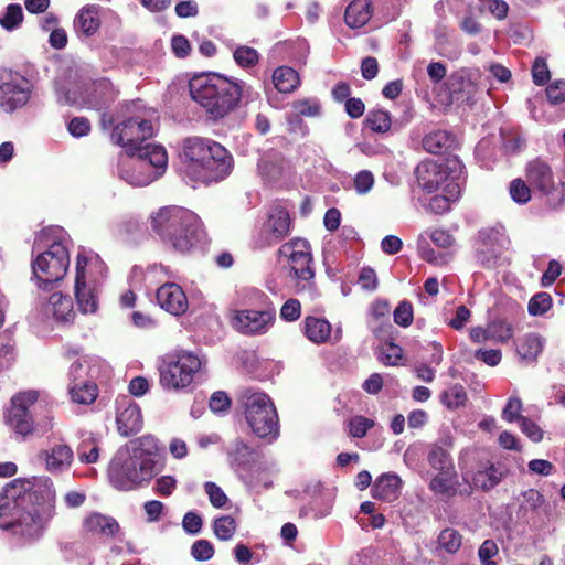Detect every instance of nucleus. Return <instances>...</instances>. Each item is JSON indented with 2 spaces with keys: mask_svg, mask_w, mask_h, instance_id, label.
Here are the masks:
<instances>
[{
  "mask_svg": "<svg viewBox=\"0 0 565 565\" xmlns=\"http://www.w3.org/2000/svg\"><path fill=\"white\" fill-rule=\"evenodd\" d=\"M191 555L200 562L209 561L214 555V547L207 540H198L192 544Z\"/></svg>",
  "mask_w": 565,
  "mask_h": 565,
  "instance_id": "6e6d98bb",
  "label": "nucleus"
},
{
  "mask_svg": "<svg viewBox=\"0 0 565 565\" xmlns=\"http://www.w3.org/2000/svg\"><path fill=\"white\" fill-rule=\"evenodd\" d=\"M273 83L284 94L292 93L300 84L299 74L289 66H280L274 71Z\"/></svg>",
  "mask_w": 565,
  "mask_h": 565,
  "instance_id": "72a5a7b5",
  "label": "nucleus"
},
{
  "mask_svg": "<svg viewBox=\"0 0 565 565\" xmlns=\"http://www.w3.org/2000/svg\"><path fill=\"white\" fill-rule=\"evenodd\" d=\"M427 460L430 467L437 471L455 469L449 451L439 445H433L429 448Z\"/></svg>",
  "mask_w": 565,
  "mask_h": 565,
  "instance_id": "58836bf2",
  "label": "nucleus"
},
{
  "mask_svg": "<svg viewBox=\"0 0 565 565\" xmlns=\"http://www.w3.org/2000/svg\"><path fill=\"white\" fill-rule=\"evenodd\" d=\"M508 237L498 231L480 233L477 247V259L486 268H494L503 262V253L508 248Z\"/></svg>",
  "mask_w": 565,
  "mask_h": 565,
  "instance_id": "f3484780",
  "label": "nucleus"
},
{
  "mask_svg": "<svg viewBox=\"0 0 565 565\" xmlns=\"http://www.w3.org/2000/svg\"><path fill=\"white\" fill-rule=\"evenodd\" d=\"M230 465L236 471H250L258 463L262 455L241 439H236L227 449Z\"/></svg>",
  "mask_w": 565,
  "mask_h": 565,
  "instance_id": "393cba45",
  "label": "nucleus"
},
{
  "mask_svg": "<svg viewBox=\"0 0 565 565\" xmlns=\"http://www.w3.org/2000/svg\"><path fill=\"white\" fill-rule=\"evenodd\" d=\"M488 335L491 341L507 342L513 337L512 326L501 319L492 320L488 323Z\"/></svg>",
  "mask_w": 565,
  "mask_h": 565,
  "instance_id": "a19ab883",
  "label": "nucleus"
},
{
  "mask_svg": "<svg viewBox=\"0 0 565 565\" xmlns=\"http://www.w3.org/2000/svg\"><path fill=\"white\" fill-rule=\"evenodd\" d=\"M54 503L50 478L15 479L0 494V526L28 540L38 539L53 516Z\"/></svg>",
  "mask_w": 565,
  "mask_h": 565,
  "instance_id": "f257e3e1",
  "label": "nucleus"
},
{
  "mask_svg": "<svg viewBox=\"0 0 565 565\" xmlns=\"http://www.w3.org/2000/svg\"><path fill=\"white\" fill-rule=\"evenodd\" d=\"M157 301L162 309L174 316H180L188 309V298L183 289L174 282H167L157 290Z\"/></svg>",
  "mask_w": 565,
  "mask_h": 565,
  "instance_id": "b1692460",
  "label": "nucleus"
},
{
  "mask_svg": "<svg viewBox=\"0 0 565 565\" xmlns=\"http://www.w3.org/2000/svg\"><path fill=\"white\" fill-rule=\"evenodd\" d=\"M115 98V92L108 79L102 78L89 83L85 87V92L76 96V92L67 93L65 103L78 106L99 109Z\"/></svg>",
  "mask_w": 565,
  "mask_h": 565,
  "instance_id": "2eb2a0df",
  "label": "nucleus"
},
{
  "mask_svg": "<svg viewBox=\"0 0 565 565\" xmlns=\"http://www.w3.org/2000/svg\"><path fill=\"white\" fill-rule=\"evenodd\" d=\"M100 26L98 10L95 6L84 7L74 21L75 31L85 38L94 35Z\"/></svg>",
  "mask_w": 565,
  "mask_h": 565,
  "instance_id": "c756f323",
  "label": "nucleus"
},
{
  "mask_svg": "<svg viewBox=\"0 0 565 565\" xmlns=\"http://www.w3.org/2000/svg\"><path fill=\"white\" fill-rule=\"evenodd\" d=\"M116 405L118 433L124 437L139 433L143 425L140 407L128 396L119 397Z\"/></svg>",
  "mask_w": 565,
  "mask_h": 565,
  "instance_id": "6ab92c4d",
  "label": "nucleus"
},
{
  "mask_svg": "<svg viewBox=\"0 0 565 565\" xmlns=\"http://www.w3.org/2000/svg\"><path fill=\"white\" fill-rule=\"evenodd\" d=\"M153 134L154 128L151 120L135 116L116 125L111 130L110 139L114 143L122 147L129 157H135L140 149H143L147 145L145 142Z\"/></svg>",
  "mask_w": 565,
  "mask_h": 565,
  "instance_id": "9b49d317",
  "label": "nucleus"
},
{
  "mask_svg": "<svg viewBox=\"0 0 565 565\" xmlns=\"http://www.w3.org/2000/svg\"><path fill=\"white\" fill-rule=\"evenodd\" d=\"M202 365L201 358L189 351L167 354L159 366L160 384L168 390L185 388L193 382Z\"/></svg>",
  "mask_w": 565,
  "mask_h": 565,
  "instance_id": "1a4fd4ad",
  "label": "nucleus"
},
{
  "mask_svg": "<svg viewBox=\"0 0 565 565\" xmlns=\"http://www.w3.org/2000/svg\"><path fill=\"white\" fill-rule=\"evenodd\" d=\"M503 477V470L501 467H497L493 463L479 469L472 477V484L477 489L490 490L494 488L501 481Z\"/></svg>",
  "mask_w": 565,
  "mask_h": 565,
  "instance_id": "f704fd0d",
  "label": "nucleus"
},
{
  "mask_svg": "<svg viewBox=\"0 0 565 565\" xmlns=\"http://www.w3.org/2000/svg\"><path fill=\"white\" fill-rule=\"evenodd\" d=\"M292 109L295 110L294 117L299 121L298 124L301 125V120L299 119L300 116L306 117H315L320 114V104L315 98H303L299 100H295L292 103Z\"/></svg>",
  "mask_w": 565,
  "mask_h": 565,
  "instance_id": "49530a36",
  "label": "nucleus"
},
{
  "mask_svg": "<svg viewBox=\"0 0 565 565\" xmlns=\"http://www.w3.org/2000/svg\"><path fill=\"white\" fill-rule=\"evenodd\" d=\"M183 157L185 173L203 183L223 180L233 167V159L222 145L200 137L184 141Z\"/></svg>",
  "mask_w": 565,
  "mask_h": 565,
  "instance_id": "20e7f679",
  "label": "nucleus"
},
{
  "mask_svg": "<svg viewBox=\"0 0 565 565\" xmlns=\"http://www.w3.org/2000/svg\"><path fill=\"white\" fill-rule=\"evenodd\" d=\"M204 491L209 497L210 503L216 509H223L230 502L227 495L221 489V487L212 481L204 483Z\"/></svg>",
  "mask_w": 565,
  "mask_h": 565,
  "instance_id": "8fccbe9b",
  "label": "nucleus"
},
{
  "mask_svg": "<svg viewBox=\"0 0 565 565\" xmlns=\"http://www.w3.org/2000/svg\"><path fill=\"white\" fill-rule=\"evenodd\" d=\"M265 231L268 234L267 244H276L290 232V217L286 209L277 206L269 213Z\"/></svg>",
  "mask_w": 565,
  "mask_h": 565,
  "instance_id": "bb28decb",
  "label": "nucleus"
},
{
  "mask_svg": "<svg viewBox=\"0 0 565 565\" xmlns=\"http://www.w3.org/2000/svg\"><path fill=\"white\" fill-rule=\"evenodd\" d=\"M415 173L418 185L427 193L436 192L443 184L449 182L446 169L430 160L420 162Z\"/></svg>",
  "mask_w": 565,
  "mask_h": 565,
  "instance_id": "4be33fe9",
  "label": "nucleus"
},
{
  "mask_svg": "<svg viewBox=\"0 0 565 565\" xmlns=\"http://www.w3.org/2000/svg\"><path fill=\"white\" fill-rule=\"evenodd\" d=\"M445 194L435 195L430 199L427 207L429 211L441 214L449 210V204L451 201H456L460 195V188L458 183L454 181L448 182L444 186Z\"/></svg>",
  "mask_w": 565,
  "mask_h": 565,
  "instance_id": "e433bc0d",
  "label": "nucleus"
},
{
  "mask_svg": "<svg viewBox=\"0 0 565 565\" xmlns=\"http://www.w3.org/2000/svg\"><path fill=\"white\" fill-rule=\"evenodd\" d=\"M78 310L83 315L95 313L98 309V287L75 285Z\"/></svg>",
  "mask_w": 565,
  "mask_h": 565,
  "instance_id": "473e14b6",
  "label": "nucleus"
},
{
  "mask_svg": "<svg viewBox=\"0 0 565 565\" xmlns=\"http://www.w3.org/2000/svg\"><path fill=\"white\" fill-rule=\"evenodd\" d=\"M467 401V394L461 385H454L443 394V402L448 408H458Z\"/></svg>",
  "mask_w": 565,
  "mask_h": 565,
  "instance_id": "3c124183",
  "label": "nucleus"
},
{
  "mask_svg": "<svg viewBox=\"0 0 565 565\" xmlns=\"http://www.w3.org/2000/svg\"><path fill=\"white\" fill-rule=\"evenodd\" d=\"M190 95L210 116L217 120L227 116L237 107L235 82L220 74H202L190 83Z\"/></svg>",
  "mask_w": 565,
  "mask_h": 565,
  "instance_id": "39448f33",
  "label": "nucleus"
},
{
  "mask_svg": "<svg viewBox=\"0 0 565 565\" xmlns=\"http://www.w3.org/2000/svg\"><path fill=\"white\" fill-rule=\"evenodd\" d=\"M38 460L44 465L49 472L53 475L62 473L71 467L73 462V451L67 445L54 444L39 451Z\"/></svg>",
  "mask_w": 565,
  "mask_h": 565,
  "instance_id": "412c9836",
  "label": "nucleus"
},
{
  "mask_svg": "<svg viewBox=\"0 0 565 565\" xmlns=\"http://www.w3.org/2000/svg\"><path fill=\"white\" fill-rule=\"evenodd\" d=\"M32 83L18 72L4 70L0 73V109L13 113L24 107L32 95Z\"/></svg>",
  "mask_w": 565,
  "mask_h": 565,
  "instance_id": "f8f14e48",
  "label": "nucleus"
},
{
  "mask_svg": "<svg viewBox=\"0 0 565 565\" xmlns=\"http://www.w3.org/2000/svg\"><path fill=\"white\" fill-rule=\"evenodd\" d=\"M462 544V536L460 533L451 527H447L438 535V545L440 548L449 554H455L459 551Z\"/></svg>",
  "mask_w": 565,
  "mask_h": 565,
  "instance_id": "79ce46f5",
  "label": "nucleus"
},
{
  "mask_svg": "<svg viewBox=\"0 0 565 565\" xmlns=\"http://www.w3.org/2000/svg\"><path fill=\"white\" fill-rule=\"evenodd\" d=\"M303 332L307 339L316 344H322L329 341L339 342L342 338L341 327H337L334 332H332L331 323L324 318H305Z\"/></svg>",
  "mask_w": 565,
  "mask_h": 565,
  "instance_id": "5701e85b",
  "label": "nucleus"
},
{
  "mask_svg": "<svg viewBox=\"0 0 565 565\" xmlns=\"http://www.w3.org/2000/svg\"><path fill=\"white\" fill-rule=\"evenodd\" d=\"M394 321L401 327L413 322V307L408 301H402L394 311Z\"/></svg>",
  "mask_w": 565,
  "mask_h": 565,
  "instance_id": "052dcab7",
  "label": "nucleus"
},
{
  "mask_svg": "<svg viewBox=\"0 0 565 565\" xmlns=\"http://www.w3.org/2000/svg\"><path fill=\"white\" fill-rule=\"evenodd\" d=\"M546 96L552 104L565 102V82L556 81L546 88Z\"/></svg>",
  "mask_w": 565,
  "mask_h": 565,
  "instance_id": "774afa93",
  "label": "nucleus"
},
{
  "mask_svg": "<svg viewBox=\"0 0 565 565\" xmlns=\"http://www.w3.org/2000/svg\"><path fill=\"white\" fill-rule=\"evenodd\" d=\"M40 398L38 391H24L11 398V406L6 414V423L18 435L23 437L30 435L34 429V420L31 407Z\"/></svg>",
  "mask_w": 565,
  "mask_h": 565,
  "instance_id": "ddd939ff",
  "label": "nucleus"
},
{
  "mask_svg": "<svg viewBox=\"0 0 565 565\" xmlns=\"http://www.w3.org/2000/svg\"><path fill=\"white\" fill-rule=\"evenodd\" d=\"M402 484V479L396 473H383L373 484V498L392 502L399 497Z\"/></svg>",
  "mask_w": 565,
  "mask_h": 565,
  "instance_id": "cd10ccee",
  "label": "nucleus"
},
{
  "mask_svg": "<svg viewBox=\"0 0 565 565\" xmlns=\"http://www.w3.org/2000/svg\"><path fill=\"white\" fill-rule=\"evenodd\" d=\"M83 529L92 535L113 537L119 532L120 526L113 516L92 512L84 518Z\"/></svg>",
  "mask_w": 565,
  "mask_h": 565,
  "instance_id": "a878e982",
  "label": "nucleus"
},
{
  "mask_svg": "<svg viewBox=\"0 0 565 565\" xmlns=\"http://www.w3.org/2000/svg\"><path fill=\"white\" fill-rule=\"evenodd\" d=\"M70 267V252L63 242H54L49 249L39 254L32 262L38 286L46 290L64 278Z\"/></svg>",
  "mask_w": 565,
  "mask_h": 565,
  "instance_id": "9d476101",
  "label": "nucleus"
},
{
  "mask_svg": "<svg viewBox=\"0 0 565 565\" xmlns=\"http://www.w3.org/2000/svg\"><path fill=\"white\" fill-rule=\"evenodd\" d=\"M213 532L221 541L231 540L236 532V522L230 515L220 516L213 522Z\"/></svg>",
  "mask_w": 565,
  "mask_h": 565,
  "instance_id": "a18cd8bd",
  "label": "nucleus"
},
{
  "mask_svg": "<svg viewBox=\"0 0 565 565\" xmlns=\"http://www.w3.org/2000/svg\"><path fill=\"white\" fill-rule=\"evenodd\" d=\"M552 307V297L547 292H539L534 295L527 306L531 316H542Z\"/></svg>",
  "mask_w": 565,
  "mask_h": 565,
  "instance_id": "09e8293b",
  "label": "nucleus"
},
{
  "mask_svg": "<svg viewBox=\"0 0 565 565\" xmlns=\"http://www.w3.org/2000/svg\"><path fill=\"white\" fill-rule=\"evenodd\" d=\"M275 319L276 311L274 307L264 310H239L233 317V327L243 334H264L273 326Z\"/></svg>",
  "mask_w": 565,
  "mask_h": 565,
  "instance_id": "dca6fc26",
  "label": "nucleus"
},
{
  "mask_svg": "<svg viewBox=\"0 0 565 565\" xmlns=\"http://www.w3.org/2000/svg\"><path fill=\"white\" fill-rule=\"evenodd\" d=\"M23 10L22 7L18 3H11L8 4L3 11V13L0 14V25L6 31H14L23 22Z\"/></svg>",
  "mask_w": 565,
  "mask_h": 565,
  "instance_id": "ea45409f",
  "label": "nucleus"
},
{
  "mask_svg": "<svg viewBox=\"0 0 565 565\" xmlns=\"http://www.w3.org/2000/svg\"><path fill=\"white\" fill-rule=\"evenodd\" d=\"M237 402L254 435L268 443L279 437L278 413L267 394L246 387L239 392Z\"/></svg>",
  "mask_w": 565,
  "mask_h": 565,
  "instance_id": "423d86ee",
  "label": "nucleus"
},
{
  "mask_svg": "<svg viewBox=\"0 0 565 565\" xmlns=\"http://www.w3.org/2000/svg\"><path fill=\"white\" fill-rule=\"evenodd\" d=\"M67 129L73 137L79 138L88 135L90 124L85 117H75L70 121Z\"/></svg>",
  "mask_w": 565,
  "mask_h": 565,
  "instance_id": "0e129e2a",
  "label": "nucleus"
},
{
  "mask_svg": "<svg viewBox=\"0 0 565 565\" xmlns=\"http://www.w3.org/2000/svg\"><path fill=\"white\" fill-rule=\"evenodd\" d=\"M371 1L353 0L345 10L344 20L351 29H358L365 25L371 19Z\"/></svg>",
  "mask_w": 565,
  "mask_h": 565,
  "instance_id": "7c9ffc66",
  "label": "nucleus"
},
{
  "mask_svg": "<svg viewBox=\"0 0 565 565\" xmlns=\"http://www.w3.org/2000/svg\"><path fill=\"white\" fill-rule=\"evenodd\" d=\"M522 411V402L518 397L509 398L505 407L502 411V418L509 423L521 422L523 417L521 415Z\"/></svg>",
  "mask_w": 565,
  "mask_h": 565,
  "instance_id": "bf43d9fd",
  "label": "nucleus"
},
{
  "mask_svg": "<svg viewBox=\"0 0 565 565\" xmlns=\"http://www.w3.org/2000/svg\"><path fill=\"white\" fill-rule=\"evenodd\" d=\"M236 64L243 68L254 67L259 62V53L247 45H239L233 52Z\"/></svg>",
  "mask_w": 565,
  "mask_h": 565,
  "instance_id": "c03bdc74",
  "label": "nucleus"
},
{
  "mask_svg": "<svg viewBox=\"0 0 565 565\" xmlns=\"http://www.w3.org/2000/svg\"><path fill=\"white\" fill-rule=\"evenodd\" d=\"M455 138L446 130H436L426 135L423 139V147L427 152L439 154L450 149Z\"/></svg>",
  "mask_w": 565,
  "mask_h": 565,
  "instance_id": "c9c22d12",
  "label": "nucleus"
},
{
  "mask_svg": "<svg viewBox=\"0 0 565 565\" xmlns=\"http://www.w3.org/2000/svg\"><path fill=\"white\" fill-rule=\"evenodd\" d=\"M510 195L519 204H525L531 199V190L521 179H515L510 184Z\"/></svg>",
  "mask_w": 565,
  "mask_h": 565,
  "instance_id": "5fc2aeb1",
  "label": "nucleus"
},
{
  "mask_svg": "<svg viewBox=\"0 0 565 565\" xmlns=\"http://www.w3.org/2000/svg\"><path fill=\"white\" fill-rule=\"evenodd\" d=\"M457 484V472L456 469H452L449 471H438L430 480L429 488L435 493L450 498L458 493Z\"/></svg>",
  "mask_w": 565,
  "mask_h": 565,
  "instance_id": "2f4dec72",
  "label": "nucleus"
},
{
  "mask_svg": "<svg viewBox=\"0 0 565 565\" xmlns=\"http://www.w3.org/2000/svg\"><path fill=\"white\" fill-rule=\"evenodd\" d=\"M403 350L399 345L388 342L382 345L380 360L385 365H396L402 359Z\"/></svg>",
  "mask_w": 565,
  "mask_h": 565,
  "instance_id": "864d4df0",
  "label": "nucleus"
},
{
  "mask_svg": "<svg viewBox=\"0 0 565 565\" xmlns=\"http://www.w3.org/2000/svg\"><path fill=\"white\" fill-rule=\"evenodd\" d=\"M300 302L297 299H289L282 305L280 317L286 321H296L300 317Z\"/></svg>",
  "mask_w": 565,
  "mask_h": 565,
  "instance_id": "e2e57ef3",
  "label": "nucleus"
},
{
  "mask_svg": "<svg viewBox=\"0 0 565 565\" xmlns=\"http://www.w3.org/2000/svg\"><path fill=\"white\" fill-rule=\"evenodd\" d=\"M202 525V518L196 512L190 511L184 514L182 527L188 534L195 535L200 533Z\"/></svg>",
  "mask_w": 565,
  "mask_h": 565,
  "instance_id": "680f3d73",
  "label": "nucleus"
},
{
  "mask_svg": "<svg viewBox=\"0 0 565 565\" xmlns=\"http://www.w3.org/2000/svg\"><path fill=\"white\" fill-rule=\"evenodd\" d=\"M365 124L374 132H386L391 128L392 120L388 111L377 109L367 114Z\"/></svg>",
  "mask_w": 565,
  "mask_h": 565,
  "instance_id": "37998d69",
  "label": "nucleus"
},
{
  "mask_svg": "<svg viewBox=\"0 0 565 565\" xmlns=\"http://www.w3.org/2000/svg\"><path fill=\"white\" fill-rule=\"evenodd\" d=\"M375 425L374 420L364 416H354L349 422V433L354 438H362Z\"/></svg>",
  "mask_w": 565,
  "mask_h": 565,
  "instance_id": "603ef678",
  "label": "nucleus"
},
{
  "mask_svg": "<svg viewBox=\"0 0 565 565\" xmlns=\"http://www.w3.org/2000/svg\"><path fill=\"white\" fill-rule=\"evenodd\" d=\"M374 185L373 173L369 170L358 172L353 179V186L358 194H366Z\"/></svg>",
  "mask_w": 565,
  "mask_h": 565,
  "instance_id": "4d7b16f0",
  "label": "nucleus"
},
{
  "mask_svg": "<svg viewBox=\"0 0 565 565\" xmlns=\"http://www.w3.org/2000/svg\"><path fill=\"white\" fill-rule=\"evenodd\" d=\"M168 154L162 146L149 143L135 157L120 160L119 178L132 186H145L160 178L167 168Z\"/></svg>",
  "mask_w": 565,
  "mask_h": 565,
  "instance_id": "0eeeda50",
  "label": "nucleus"
},
{
  "mask_svg": "<svg viewBox=\"0 0 565 565\" xmlns=\"http://www.w3.org/2000/svg\"><path fill=\"white\" fill-rule=\"evenodd\" d=\"M545 340L537 333H526L519 339L516 352L520 359L526 363H534L542 353Z\"/></svg>",
  "mask_w": 565,
  "mask_h": 565,
  "instance_id": "c85d7f7f",
  "label": "nucleus"
},
{
  "mask_svg": "<svg viewBox=\"0 0 565 565\" xmlns=\"http://www.w3.org/2000/svg\"><path fill=\"white\" fill-rule=\"evenodd\" d=\"M106 265L96 253L81 250L76 259L75 285L98 287L106 277Z\"/></svg>",
  "mask_w": 565,
  "mask_h": 565,
  "instance_id": "a211bd4d",
  "label": "nucleus"
},
{
  "mask_svg": "<svg viewBox=\"0 0 565 565\" xmlns=\"http://www.w3.org/2000/svg\"><path fill=\"white\" fill-rule=\"evenodd\" d=\"M77 454L81 462L94 463L99 457V449L93 441L85 440L79 445Z\"/></svg>",
  "mask_w": 565,
  "mask_h": 565,
  "instance_id": "13d9d810",
  "label": "nucleus"
},
{
  "mask_svg": "<svg viewBox=\"0 0 565 565\" xmlns=\"http://www.w3.org/2000/svg\"><path fill=\"white\" fill-rule=\"evenodd\" d=\"M278 255L297 281V292L307 294L310 299H315L317 291L313 287L315 270L309 243L301 238L291 239L279 247Z\"/></svg>",
  "mask_w": 565,
  "mask_h": 565,
  "instance_id": "6e6552de",
  "label": "nucleus"
},
{
  "mask_svg": "<svg viewBox=\"0 0 565 565\" xmlns=\"http://www.w3.org/2000/svg\"><path fill=\"white\" fill-rule=\"evenodd\" d=\"M70 384H83V381H88L87 377H93L92 371L88 367V361L86 358H79L72 363L68 372Z\"/></svg>",
  "mask_w": 565,
  "mask_h": 565,
  "instance_id": "de8ad7c7",
  "label": "nucleus"
},
{
  "mask_svg": "<svg viewBox=\"0 0 565 565\" xmlns=\"http://www.w3.org/2000/svg\"><path fill=\"white\" fill-rule=\"evenodd\" d=\"M157 449L156 438L149 435L120 448L108 469L111 484L118 490L129 491L150 481L154 475Z\"/></svg>",
  "mask_w": 565,
  "mask_h": 565,
  "instance_id": "f03ea898",
  "label": "nucleus"
},
{
  "mask_svg": "<svg viewBox=\"0 0 565 565\" xmlns=\"http://www.w3.org/2000/svg\"><path fill=\"white\" fill-rule=\"evenodd\" d=\"M40 308L46 318H51L57 323H71L75 318L72 298L61 291L41 296Z\"/></svg>",
  "mask_w": 565,
  "mask_h": 565,
  "instance_id": "aec40b11",
  "label": "nucleus"
},
{
  "mask_svg": "<svg viewBox=\"0 0 565 565\" xmlns=\"http://www.w3.org/2000/svg\"><path fill=\"white\" fill-rule=\"evenodd\" d=\"M150 225L163 245L179 253L191 250L205 234L200 217L191 210L177 205L153 212Z\"/></svg>",
  "mask_w": 565,
  "mask_h": 565,
  "instance_id": "7ed1b4c3",
  "label": "nucleus"
},
{
  "mask_svg": "<svg viewBox=\"0 0 565 565\" xmlns=\"http://www.w3.org/2000/svg\"><path fill=\"white\" fill-rule=\"evenodd\" d=\"M479 558L483 565H497L491 558L498 554L497 543L492 540H486L479 548Z\"/></svg>",
  "mask_w": 565,
  "mask_h": 565,
  "instance_id": "338daca9",
  "label": "nucleus"
},
{
  "mask_svg": "<svg viewBox=\"0 0 565 565\" xmlns=\"http://www.w3.org/2000/svg\"><path fill=\"white\" fill-rule=\"evenodd\" d=\"M526 180L534 190L546 198L562 201L565 196L564 182L556 180L550 164L541 159L527 163Z\"/></svg>",
  "mask_w": 565,
  "mask_h": 565,
  "instance_id": "4468645a",
  "label": "nucleus"
},
{
  "mask_svg": "<svg viewBox=\"0 0 565 565\" xmlns=\"http://www.w3.org/2000/svg\"><path fill=\"white\" fill-rule=\"evenodd\" d=\"M70 395L77 404H92L97 397V386L90 381H83V384H70Z\"/></svg>",
  "mask_w": 565,
  "mask_h": 565,
  "instance_id": "4c0bfd02",
  "label": "nucleus"
},
{
  "mask_svg": "<svg viewBox=\"0 0 565 565\" xmlns=\"http://www.w3.org/2000/svg\"><path fill=\"white\" fill-rule=\"evenodd\" d=\"M520 428L532 441L537 443L543 439V430L534 422L526 417H522Z\"/></svg>",
  "mask_w": 565,
  "mask_h": 565,
  "instance_id": "69168bd1",
  "label": "nucleus"
}]
</instances>
